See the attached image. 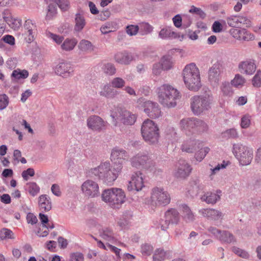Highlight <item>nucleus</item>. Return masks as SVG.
<instances>
[{"mask_svg":"<svg viewBox=\"0 0 261 261\" xmlns=\"http://www.w3.org/2000/svg\"><path fill=\"white\" fill-rule=\"evenodd\" d=\"M129 156L127 152L124 149L115 147L113 149L111 159L113 162V166L119 165L121 166V171L123 168V165L128 159Z\"/></svg>","mask_w":261,"mask_h":261,"instance_id":"nucleus-15","label":"nucleus"},{"mask_svg":"<svg viewBox=\"0 0 261 261\" xmlns=\"http://www.w3.org/2000/svg\"><path fill=\"white\" fill-rule=\"evenodd\" d=\"M0 238L4 239H14L15 237L13 232L8 228H3L0 231Z\"/></svg>","mask_w":261,"mask_h":261,"instance_id":"nucleus-43","label":"nucleus"},{"mask_svg":"<svg viewBox=\"0 0 261 261\" xmlns=\"http://www.w3.org/2000/svg\"><path fill=\"white\" fill-rule=\"evenodd\" d=\"M111 86L116 88H121L125 85V81L120 77H115L111 82Z\"/></svg>","mask_w":261,"mask_h":261,"instance_id":"nucleus-49","label":"nucleus"},{"mask_svg":"<svg viewBox=\"0 0 261 261\" xmlns=\"http://www.w3.org/2000/svg\"><path fill=\"white\" fill-rule=\"evenodd\" d=\"M232 251L236 254L242 258H248L249 257V254L247 251L238 247H233L232 248Z\"/></svg>","mask_w":261,"mask_h":261,"instance_id":"nucleus-50","label":"nucleus"},{"mask_svg":"<svg viewBox=\"0 0 261 261\" xmlns=\"http://www.w3.org/2000/svg\"><path fill=\"white\" fill-rule=\"evenodd\" d=\"M47 36H48V37L51 39L57 44L60 45L61 46L64 40V38L63 36L57 35L50 32H48L47 34Z\"/></svg>","mask_w":261,"mask_h":261,"instance_id":"nucleus-47","label":"nucleus"},{"mask_svg":"<svg viewBox=\"0 0 261 261\" xmlns=\"http://www.w3.org/2000/svg\"><path fill=\"white\" fill-rule=\"evenodd\" d=\"M220 192L217 191V193L207 192L202 196L201 199L202 201H205L207 203H215L220 198L219 194Z\"/></svg>","mask_w":261,"mask_h":261,"instance_id":"nucleus-30","label":"nucleus"},{"mask_svg":"<svg viewBox=\"0 0 261 261\" xmlns=\"http://www.w3.org/2000/svg\"><path fill=\"white\" fill-rule=\"evenodd\" d=\"M27 190L31 195L34 197L39 193L40 188L36 182H30L27 185Z\"/></svg>","mask_w":261,"mask_h":261,"instance_id":"nucleus-37","label":"nucleus"},{"mask_svg":"<svg viewBox=\"0 0 261 261\" xmlns=\"http://www.w3.org/2000/svg\"><path fill=\"white\" fill-rule=\"evenodd\" d=\"M108 123L102 118L97 115H92L87 119L88 127L94 131L100 132L105 129Z\"/></svg>","mask_w":261,"mask_h":261,"instance_id":"nucleus-14","label":"nucleus"},{"mask_svg":"<svg viewBox=\"0 0 261 261\" xmlns=\"http://www.w3.org/2000/svg\"><path fill=\"white\" fill-rule=\"evenodd\" d=\"M251 123V116L249 114L243 116L241 119V126L243 128H248Z\"/></svg>","mask_w":261,"mask_h":261,"instance_id":"nucleus-54","label":"nucleus"},{"mask_svg":"<svg viewBox=\"0 0 261 261\" xmlns=\"http://www.w3.org/2000/svg\"><path fill=\"white\" fill-rule=\"evenodd\" d=\"M81 190L84 196L88 198H95L100 194L98 184L91 179L86 180L82 184Z\"/></svg>","mask_w":261,"mask_h":261,"instance_id":"nucleus-13","label":"nucleus"},{"mask_svg":"<svg viewBox=\"0 0 261 261\" xmlns=\"http://www.w3.org/2000/svg\"><path fill=\"white\" fill-rule=\"evenodd\" d=\"M222 65L219 62H217L210 68L208 71V79L212 82L217 83L219 81V77Z\"/></svg>","mask_w":261,"mask_h":261,"instance_id":"nucleus-26","label":"nucleus"},{"mask_svg":"<svg viewBox=\"0 0 261 261\" xmlns=\"http://www.w3.org/2000/svg\"><path fill=\"white\" fill-rule=\"evenodd\" d=\"M245 82L246 80L242 75L237 74L235 75L234 79L231 80V84L235 87L240 88L244 85Z\"/></svg>","mask_w":261,"mask_h":261,"instance_id":"nucleus-40","label":"nucleus"},{"mask_svg":"<svg viewBox=\"0 0 261 261\" xmlns=\"http://www.w3.org/2000/svg\"><path fill=\"white\" fill-rule=\"evenodd\" d=\"M213 101L212 95H196L191 98V108L195 115H199L211 108Z\"/></svg>","mask_w":261,"mask_h":261,"instance_id":"nucleus-8","label":"nucleus"},{"mask_svg":"<svg viewBox=\"0 0 261 261\" xmlns=\"http://www.w3.org/2000/svg\"><path fill=\"white\" fill-rule=\"evenodd\" d=\"M199 213L203 216L213 220L222 219V214L218 210L211 208H203L199 211Z\"/></svg>","mask_w":261,"mask_h":261,"instance_id":"nucleus-27","label":"nucleus"},{"mask_svg":"<svg viewBox=\"0 0 261 261\" xmlns=\"http://www.w3.org/2000/svg\"><path fill=\"white\" fill-rule=\"evenodd\" d=\"M8 104V96L5 94L0 95V110L5 109Z\"/></svg>","mask_w":261,"mask_h":261,"instance_id":"nucleus-57","label":"nucleus"},{"mask_svg":"<svg viewBox=\"0 0 261 261\" xmlns=\"http://www.w3.org/2000/svg\"><path fill=\"white\" fill-rule=\"evenodd\" d=\"M39 219L41 222L38 231V235L40 237H46L48 234V229L54 228L53 223L49 222L48 217L46 215L40 213Z\"/></svg>","mask_w":261,"mask_h":261,"instance_id":"nucleus-22","label":"nucleus"},{"mask_svg":"<svg viewBox=\"0 0 261 261\" xmlns=\"http://www.w3.org/2000/svg\"><path fill=\"white\" fill-rule=\"evenodd\" d=\"M227 24L229 26L236 28L241 25H245L246 27L251 26V21L246 16L243 15H233L228 17L226 19Z\"/></svg>","mask_w":261,"mask_h":261,"instance_id":"nucleus-18","label":"nucleus"},{"mask_svg":"<svg viewBox=\"0 0 261 261\" xmlns=\"http://www.w3.org/2000/svg\"><path fill=\"white\" fill-rule=\"evenodd\" d=\"M240 72L246 75H252L256 69V65L255 61L252 59H248L241 62L238 66Z\"/></svg>","mask_w":261,"mask_h":261,"instance_id":"nucleus-24","label":"nucleus"},{"mask_svg":"<svg viewBox=\"0 0 261 261\" xmlns=\"http://www.w3.org/2000/svg\"><path fill=\"white\" fill-rule=\"evenodd\" d=\"M91 174L97 176L107 184L113 182L121 173V166L117 165L111 168L109 162L101 163L98 166L90 170Z\"/></svg>","mask_w":261,"mask_h":261,"instance_id":"nucleus-2","label":"nucleus"},{"mask_svg":"<svg viewBox=\"0 0 261 261\" xmlns=\"http://www.w3.org/2000/svg\"><path fill=\"white\" fill-rule=\"evenodd\" d=\"M159 37L162 39H170L178 38L179 35L173 31L171 27H164L159 32Z\"/></svg>","mask_w":261,"mask_h":261,"instance_id":"nucleus-28","label":"nucleus"},{"mask_svg":"<svg viewBox=\"0 0 261 261\" xmlns=\"http://www.w3.org/2000/svg\"><path fill=\"white\" fill-rule=\"evenodd\" d=\"M192 171L191 166L185 160H180L176 165L174 175L178 178H186Z\"/></svg>","mask_w":261,"mask_h":261,"instance_id":"nucleus-23","label":"nucleus"},{"mask_svg":"<svg viewBox=\"0 0 261 261\" xmlns=\"http://www.w3.org/2000/svg\"><path fill=\"white\" fill-rule=\"evenodd\" d=\"M139 27L137 25H128L126 28V32L129 36H134L137 34Z\"/></svg>","mask_w":261,"mask_h":261,"instance_id":"nucleus-52","label":"nucleus"},{"mask_svg":"<svg viewBox=\"0 0 261 261\" xmlns=\"http://www.w3.org/2000/svg\"><path fill=\"white\" fill-rule=\"evenodd\" d=\"M77 43V40L74 38H67L64 40L61 46L62 50L66 51L72 50Z\"/></svg>","mask_w":261,"mask_h":261,"instance_id":"nucleus-32","label":"nucleus"},{"mask_svg":"<svg viewBox=\"0 0 261 261\" xmlns=\"http://www.w3.org/2000/svg\"><path fill=\"white\" fill-rule=\"evenodd\" d=\"M208 230V231L212 234H213L214 236H215L217 239H219V237H220V236L222 233V232L223 231H221V230L217 229V228H216L215 227H212V226L210 227Z\"/></svg>","mask_w":261,"mask_h":261,"instance_id":"nucleus-62","label":"nucleus"},{"mask_svg":"<svg viewBox=\"0 0 261 261\" xmlns=\"http://www.w3.org/2000/svg\"><path fill=\"white\" fill-rule=\"evenodd\" d=\"M57 13V9L54 5L50 4L48 6L47 12L45 16V20H50L55 17Z\"/></svg>","mask_w":261,"mask_h":261,"instance_id":"nucleus-41","label":"nucleus"},{"mask_svg":"<svg viewBox=\"0 0 261 261\" xmlns=\"http://www.w3.org/2000/svg\"><path fill=\"white\" fill-rule=\"evenodd\" d=\"M166 252L163 249H158L155 250L153 256V261H162L166 258Z\"/></svg>","mask_w":261,"mask_h":261,"instance_id":"nucleus-44","label":"nucleus"},{"mask_svg":"<svg viewBox=\"0 0 261 261\" xmlns=\"http://www.w3.org/2000/svg\"><path fill=\"white\" fill-rule=\"evenodd\" d=\"M51 191L53 194L57 196H60L61 195V191L60 186L57 184H53L51 187Z\"/></svg>","mask_w":261,"mask_h":261,"instance_id":"nucleus-63","label":"nucleus"},{"mask_svg":"<svg viewBox=\"0 0 261 261\" xmlns=\"http://www.w3.org/2000/svg\"><path fill=\"white\" fill-rule=\"evenodd\" d=\"M56 3L63 11H67L70 8V4L69 0H56Z\"/></svg>","mask_w":261,"mask_h":261,"instance_id":"nucleus-46","label":"nucleus"},{"mask_svg":"<svg viewBox=\"0 0 261 261\" xmlns=\"http://www.w3.org/2000/svg\"><path fill=\"white\" fill-rule=\"evenodd\" d=\"M38 205L39 209L42 212L49 211L52 207V202L49 196L42 194L38 198Z\"/></svg>","mask_w":261,"mask_h":261,"instance_id":"nucleus-25","label":"nucleus"},{"mask_svg":"<svg viewBox=\"0 0 261 261\" xmlns=\"http://www.w3.org/2000/svg\"><path fill=\"white\" fill-rule=\"evenodd\" d=\"M221 89L223 94L228 95L231 93V87L228 82H224L222 84Z\"/></svg>","mask_w":261,"mask_h":261,"instance_id":"nucleus-60","label":"nucleus"},{"mask_svg":"<svg viewBox=\"0 0 261 261\" xmlns=\"http://www.w3.org/2000/svg\"><path fill=\"white\" fill-rule=\"evenodd\" d=\"M27 220L28 223L32 225L36 224L38 221L37 217L32 213H29L27 215Z\"/></svg>","mask_w":261,"mask_h":261,"instance_id":"nucleus-64","label":"nucleus"},{"mask_svg":"<svg viewBox=\"0 0 261 261\" xmlns=\"http://www.w3.org/2000/svg\"><path fill=\"white\" fill-rule=\"evenodd\" d=\"M141 32L143 35L150 33L153 30L152 26L148 23H143L140 25Z\"/></svg>","mask_w":261,"mask_h":261,"instance_id":"nucleus-51","label":"nucleus"},{"mask_svg":"<svg viewBox=\"0 0 261 261\" xmlns=\"http://www.w3.org/2000/svg\"><path fill=\"white\" fill-rule=\"evenodd\" d=\"M35 174V171L32 168H29L22 172V177L23 178L27 180L29 179V176H33Z\"/></svg>","mask_w":261,"mask_h":261,"instance_id":"nucleus-61","label":"nucleus"},{"mask_svg":"<svg viewBox=\"0 0 261 261\" xmlns=\"http://www.w3.org/2000/svg\"><path fill=\"white\" fill-rule=\"evenodd\" d=\"M11 75L16 80L24 79L28 77L29 72L25 69H17L12 72Z\"/></svg>","mask_w":261,"mask_h":261,"instance_id":"nucleus-38","label":"nucleus"},{"mask_svg":"<svg viewBox=\"0 0 261 261\" xmlns=\"http://www.w3.org/2000/svg\"><path fill=\"white\" fill-rule=\"evenodd\" d=\"M100 236L103 239L112 243H115L116 242L113 231L109 228H107L103 229Z\"/></svg>","mask_w":261,"mask_h":261,"instance_id":"nucleus-36","label":"nucleus"},{"mask_svg":"<svg viewBox=\"0 0 261 261\" xmlns=\"http://www.w3.org/2000/svg\"><path fill=\"white\" fill-rule=\"evenodd\" d=\"M181 211L182 218L186 222H191L194 220L195 216L190 207L186 204L181 205Z\"/></svg>","mask_w":261,"mask_h":261,"instance_id":"nucleus-31","label":"nucleus"},{"mask_svg":"<svg viewBox=\"0 0 261 261\" xmlns=\"http://www.w3.org/2000/svg\"><path fill=\"white\" fill-rule=\"evenodd\" d=\"M161 67L163 70H168L172 67V63L170 60L165 57L162 58L161 62Z\"/></svg>","mask_w":261,"mask_h":261,"instance_id":"nucleus-58","label":"nucleus"},{"mask_svg":"<svg viewBox=\"0 0 261 261\" xmlns=\"http://www.w3.org/2000/svg\"><path fill=\"white\" fill-rule=\"evenodd\" d=\"M166 225H161L162 230L166 229L169 224H177L180 220V215L179 212L175 208H170L165 213Z\"/></svg>","mask_w":261,"mask_h":261,"instance_id":"nucleus-21","label":"nucleus"},{"mask_svg":"<svg viewBox=\"0 0 261 261\" xmlns=\"http://www.w3.org/2000/svg\"><path fill=\"white\" fill-rule=\"evenodd\" d=\"M79 48L81 51L88 53L94 50V46L90 41L83 39L79 43Z\"/></svg>","mask_w":261,"mask_h":261,"instance_id":"nucleus-35","label":"nucleus"},{"mask_svg":"<svg viewBox=\"0 0 261 261\" xmlns=\"http://www.w3.org/2000/svg\"><path fill=\"white\" fill-rule=\"evenodd\" d=\"M101 199L113 208H119L125 200L124 192L120 188H112L103 190Z\"/></svg>","mask_w":261,"mask_h":261,"instance_id":"nucleus-5","label":"nucleus"},{"mask_svg":"<svg viewBox=\"0 0 261 261\" xmlns=\"http://www.w3.org/2000/svg\"><path fill=\"white\" fill-rule=\"evenodd\" d=\"M150 199L153 205L155 206H166L171 201L170 194L163 188L154 187L151 190Z\"/></svg>","mask_w":261,"mask_h":261,"instance_id":"nucleus-11","label":"nucleus"},{"mask_svg":"<svg viewBox=\"0 0 261 261\" xmlns=\"http://www.w3.org/2000/svg\"><path fill=\"white\" fill-rule=\"evenodd\" d=\"M99 93L101 96L107 98H113L117 94V92L111 87V86L105 85L101 87Z\"/></svg>","mask_w":261,"mask_h":261,"instance_id":"nucleus-34","label":"nucleus"},{"mask_svg":"<svg viewBox=\"0 0 261 261\" xmlns=\"http://www.w3.org/2000/svg\"><path fill=\"white\" fill-rule=\"evenodd\" d=\"M9 25L14 30H17L21 25V20L18 18H12L10 20Z\"/></svg>","mask_w":261,"mask_h":261,"instance_id":"nucleus-53","label":"nucleus"},{"mask_svg":"<svg viewBox=\"0 0 261 261\" xmlns=\"http://www.w3.org/2000/svg\"><path fill=\"white\" fill-rule=\"evenodd\" d=\"M137 103L138 107L142 109L149 117L155 119L161 116V109L157 103L140 98L138 99Z\"/></svg>","mask_w":261,"mask_h":261,"instance_id":"nucleus-10","label":"nucleus"},{"mask_svg":"<svg viewBox=\"0 0 261 261\" xmlns=\"http://www.w3.org/2000/svg\"><path fill=\"white\" fill-rule=\"evenodd\" d=\"M252 84L253 87L259 88L261 87V70H258L252 79Z\"/></svg>","mask_w":261,"mask_h":261,"instance_id":"nucleus-45","label":"nucleus"},{"mask_svg":"<svg viewBox=\"0 0 261 261\" xmlns=\"http://www.w3.org/2000/svg\"><path fill=\"white\" fill-rule=\"evenodd\" d=\"M55 73L64 78L71 76L73 74V68L71 65L67 62H61L54 68Z\"/></svg>","mask_w":261,"mask_h":261,"instance_id":"nucleus-19","label":"nucleus"},{"mask_svg":"<svg viewBox=\"0 0 261 261\" xmlns=\"http://www.w3.org/2000/svg\"><path fill=\"white\" fill-rule=\"evenodd\" d=\"M131 165L138 169L152 171L154 163L147 155L138 153L130 159Z\"/></svg>","mask_w":261,"mask_h":261,"instance_id":"nucleus-12","label":"nucleus"},{"mask_svg":"<svg viewBox=\"0 0 261 261\" xmlns=\"http://www.w3.org/2000/svg\"><path fill=\"white\" fill-rule=\"evenodd\" d=\"M141 134L143 139L150 144H155L159 142L160 132L158 125L152 120L147 119L142 125Z\"/></svg>","mask_w":261,"mask_h":261,"instance_id":"nucleus-7","label":"nucleus"},{"mask_svg":"<svg viewBox=\"0 0 261 261\" xmlns=\"http://www.w3.org/2000/svg\"><path fill=\"white\" fill-rule=\"evenodd\" d=\"M115 60L116 62L121 64H128L133 60L132 56L128 53L118 52L114 56Z\"/></svg>","mask_w":261,"mask_h":261,"instance_id":"nucleus-29","label":"nucleus"},{"mask_svg":"<svg viewBox=\"0 0 261 261\" xmlns=\"http://www.w3.org/2000/svg\"><path fill=\"white\" fill-rule=\"evenodd\" d=\"M144 186V181L142 173L136 172L133 173L127 186L128 190L129 191L136 190L139 191L141 190Z\"/></svg>","mask_w":261,"mask_h":261,"instance_id":"nucleus-20","label":"nucleus"},{"mask_svg":"<svg viewBox=\"0 0 261 261\" xmlns=\"http://www.w3.org/2000/svg\"><path fill=\"white\" fill-rule=\"evenodd\" d=\"M110 116L115 126L118 121L124 125H132L136 121L137 116L130 111L120 107H115L111 111Z\"/></svg>","mask_w":261,"mask_h":261,"instance_id":"nucleus-6","label":"nucleus"},{"mask_svg":"<svg viewBox=\"0 0 261 261\" xmlns=\"http://www.w3.org/2000/svg\"><path fill=\"white\" fill-rule=\"evenodd\" d=\"M218 240L223 243H230L234 241L233 236L227 231H223Z\"/></svg>","mask_w":261,"mask_h":261,"instance_id":"nucleus-39","label":"nucleus"},{"mask_svg":"<svg viewBox=\"0 0 261 261\" xmlns=\"http://www.w3.org/2000/svg\"><path fill=\"white\" fill-rule=\"evenodd\" d=\"M37 33L36 23L31 19L25 20L24 24L23 36L24 39L28 43L32 42L35 39Z\"/></svg>","mask_w":261,"mask_h":261,"instance_id":"nucleus-17","label":"nucleus"},{"mask_svg":"<svg viewBox=\"0 0 261 261\" xmlns=\"http://www.w3.org/2000/svg\"><path fill=\"white\" fill-rule=\"evenodd\" d=\"M232 152L240 164L243 166L249 165L253 158V148L242 144H233Z\"/></svg>","mask_w":261,"mask_h":261,"instance_id":"nucleus-9","label":"nucleus"},{"mask_svg":"<svg viewBox=\"0 0 261 261\" xmlns=\"http://www.w3.org/2000/svg\"><path fill=\"white\" fill-rule=\"evenodd\" d=\"M229 33L234 39L241 41H250L255 38L254 34L245 28L231 29Z\"/></svg>","mask_w":261,"mask_h":261,"instance_id":"nucleus-16","label":"nucleus"},{"mask_svg":"<svg viewBox=\"0 0 261 261\" xmlns=\"http://www.w3.org/2000/svg\"><path fill=\"white\" fill-rule=\"evenodd\" d=\"M153 247L149 244H144L141 246V253L144 255H150L153 251Z\"/></svg>","mask_w":261,"mask_h":261,"instance_id":"nucleus-56","label":"nucleus"},{"mask_svg":"<svg viewBox=\"0 0 261 261\" xmlns=\"http://www.w3.org/2000/svg\"><path fill=\"white\" fill-rule=\"evenodd\" d=\"M210 148L208 147L201 148L195 153V158L197 161L201 162L205 158L206 155L210 151Z\"/></svg>","mask_w":261,"mask_h":261,"instance_id":"nucleus-42","label":"nucleus"},{"mask_svg":"<svg viewBox=\"0 0 261 261\" xmlns=\"http://www.w3.org/2000/svg\"><path fill=\"white\" fill-rule=\"evenodd\" d=\"M158 99L164 106L168 108L176 105V100L180 97L178 90L172 86L164 84L158 88Z\"/></svg>","mask_w":261,"mask_h":261,"instance_id":"nucleus-4","label":"nucleus"},{"mask_svg":"<svg viewBox=\"0 0 261 261\" xmlns=\"http://www.w3.org/2000/svg\"><path fill=\"white\" fill-rule=\"evenodd\" d=\"M84 255L79 252L72 253L70 255V261H84Z\"/></svg>","mask_w":261,"mask_h":261,"instance_id":"nucleus-59","label":"nucleus"},{"mask_svg":"<svg viewBox=\"0 0 261 261\" xmlns=\"http://www.w3.org/2000/svg\"><path fill=\"white\" fill-rule=\"evenodd\" d=\"M182 76L184 83L189 90L196 92L201 87L199 69L195 63L187 64L182 70Z\"/></svg>","mask_w":261,"mask_h":261,"instance_id":"nucleus-3","label":"nucleus"},{"mask_svg":"<svg viewBox=\"0 0 261 261\" xmlns=\"http://www.w3.org/2000/svg\"><path fill=\"white\" fill-rule=\"evenodd\" d=\"M86 24L85 17L81 14H76L75 17V25L74 30L75 32H81Z\"/></svg>","mask_w":261,"mask_h":261,"instance_id":"nucleus-33","label":"nucleus"},{"mask_svg":"<svg viewBox=\"0 0 261 261\" xmlns=\"http://www.w3.org/2000/svg\"><path fill=\"white\" fill-rule=\"evenodd\" d=\"M179 125L183 133L190 137L181 145V149L182 151L192 153L197 148L202 147L203 142L195 138L207 130V125L204 121L194 118H187L181 119Z\"/></svg>","mask_w":261,"mask_h":261,"instance_id":"nucleus-1","label":"nucleus"},{"mask_svg":"<svg viewBox=\"0 0 261 261\" xmlns=\"http://www.w3.org/2000/svg\"><path fill=\"white\" fill-rule=\"evenodd\" d=\"M103 70L105 73L112 75L116 73V69L113 64L107 63L104 65Z\"/></svg>","mask_w":261,"mask_h":261,"instance_id":"nucleus-48","label":"nucleus"},{"mask_svg":"<svg viewBox=\"0 0 261 261\" xmlns=\"http://www.w3.org/2000/svg\"><path fill=\"white\" fill-rule=\"evenodd\" d=\"M13 159L15 161H16L18 163L19 162L22 164H25L27 163L26 159L23 157H21V152L18 149L14 150Z\"/></svg>","mask_w":261,"mask_h":261,"instance_id":"nucleus-55","label":"nucleus"}]
</instances>
